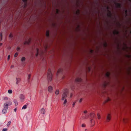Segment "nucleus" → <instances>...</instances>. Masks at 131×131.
Masks as SVG:
<instances>
[{
    "instance_id": "f257e3e1",
    "label": "nucleus",
    "mask_w": 131,
    "mask_h": 131,
    "mask_svg": "<svg viewBox=\"0 0 131 131\" xmlns=\"http://www.w3.org/2000/svg\"><path fill=\"white\" fill-rule=\"evenodd\" d=\"M47 77L48 79L50 80H51L52 79V75L51 71L50 70L48 71Z\"/></svg>"
},
{
    "instance_id": "f03ea898",
    "label": "nucleus",
    "mask_w": 131,
    "mask_h": 131,
    "mask_svg": "<svg viewBox=\"0 0 131 131\" xmlns=\"http://www.w3.org/2000/svg\"><path fill=\"white\" fill-rule=\"evenodd\" d=\"M111 115L110 114H108L107 115L106 121L107 122H109L111 120Z\"/></svg>"
},
{
    "instance_id": "7ed1b4c3",
    "label": "nucleus",
    "mask_w": 131,
    "mask_h": 131,
    "mask_svg": "<svg viewBox=\"0 0 131 131\" xmlns=\"http://www.w3.org/2000/svg\"><path fill=\"white\" fill-rule=\"evenodd\" d=\"M26 58L24 57H22L20 59V61L22 63H24L26 61Z\"/></svg>"
},
{
    "instance_id": "20e7f679",
    "label": "nucleus",
    "mask_w": 131,
    "mask_h": 131,
    "mask_svg": "<svg viewBox=\"0 0 131 131\" xmlns=\"http://www.w3.org/2000/svg\"><path fill=\"white\" fill-rule=\"evenodd\" d=\"M30 39H28L27 40H26L24 42V44L25 45H28L30 42Z\"/></svg>"
},
{
    "instance_id": "39448f33",
    "label": "nucleus",
    "mask_w": 131,
    "mask_h": 131,
    "mask_svg": "<svg viewBox=\"0 0 131 131\" xmlns=\"http://www.w3.org/2000/svg\"><path fill=\"white\" fill-rule=\"evenodd\" d=\"M95 116L94 114L93 113H91L90 115V118H94Z\"/></svg>"
},
{
    "instance_id": "423d86ee",
    "label": "nucleus",
    "mask_w": 131,
    "mask_h": 131,
    "mask_svg": "<svg viewBox=\"0 0 131 131\" xmlns=\"http://www.w3.org/2000/svg\"><path fill=\"white\" fill-rule=\"evenodd\" d=\"M8 104L7 103H5L4 104V106L5 109H7L8 108Z\"/></svg>"
},
{
    "instance_id": "0eeeda50",
    "label": "nucleus",
    "mask_w": 131,
    "mask_h": 131,
    "mask_svg": "<svg viewBox=\"0 0 131 131\" xmlns=\"http://www.w3.org/2000/svg\"><path fill=\"white\" fill-rule=\"evenodd\" d=\"M67 93H64L62 95V100H64L67 96Z\"/></svg>"
},
{
    "instance_id": "6e6552de",
    "label": "nucleus",
    "mask_w": 131,
    "mask_h": 131,
    "mask_svg": "<svg viewBox=\"0 0 131 131\" xmlns=\"http://www.w3.org/2000/svg\"><path fill=\"white\" fill-rule=\"evenodd\" d=\"M20 98L21 100H23L25 99V96L23 94H21L20 96Z\"/></svg>"
},
{
    "instance_id": "1a4fd4ad",
    "label": "nucleus",
    "mask_w": 131,
    "mask_h": 131,
    "mask_svg": "<svg viewBox=\"0 0 131 131\" xmlns=\"http://www.w3.org/2000/svg\"><path fill=\"white\" fill-rule=\"evenodd\" d=\"M88 115H85V116H83L82 117V119H86L88 118Z\"/></svg>"
},
{
    "instance_id": "9d476101",
    "label": "nucleus",
    "mask_w": 131,
    "mask_h": 131,
    "mask_svg": "<svg viewBox=\"0 0 131 131\" xmlns=\"http://www.w3.org/2000/svg\"><path fill=\"white\" fill-rule=\"evenodd\" d=\"M52 90V87L51 86H49L48 88V90L50 91H51Z\"/></svg>"
},
{
    "instance_id": "9b49d317",
    "label": "nucleus",
    "mask_w": 131,
    "mask_h": 131,
    "mask_svg": "<svg viewBox=\"0 0 131 131\" xmlns=\"http://www.w3.org/2000/svg\"><path fill=\"white\" fill-rule=\"evenodd\" d=\"M97 117L98 119H100L101 118L100 114L99 113L97 114Z\"/></svg>"
},
{
    "instance_id": "f8f14e48",
    "label": "nucleus",
    "mask_w": 131,
    "mask_h": 131,
    "mask_svg": "<svg viewBox=\"0 0 131 131\" xmlns=\"http://www.w3.org/2000/svg\"><path fill=\"white\" fill-rule=\"evenodd\" d=\"M91 122L92 125V126H94L95 124V122L93 120H91Z\"/></svg>"
},
{
    "instance_id": "ddd939ff",
    "label": "nucleus",
    "mask_w": 131,
    "mask_h": 131,
    "mask_svg": "<svg viewBox=\"0 0 131 131\" xmlns=\"http://www.w3.org/2000/svg\"><path fill=\"white\" fill-rule=\"evenodd\" d=\"M8 92L9 94H12V90H9L8 91Z\"/></svg>"
},
{
    "instance_id": "4468645a",
    "label": "nucleus",
    "mask_w": 131,
    "mask_h": 131,
    "mask_svg": "<svg viewBox=\"0 0 131 131\" xmlns=\"http://www.w3.org/2000/svg\"><path fill=\"white\" fill-rule=\"evenodd\" d=\"M27 107V106L26 105H24L22 108V109H26Z\"/></svg>"
},
{
    "instance_id": "2eb2a0df",
    "label": "nucleus",
    "mask_w": 131,
    "mask_h": 131,
    "mask_svg": "<svg viewBox=\"0 0 131 131\" xmlns=\"http://www.w3.org/2000/svg\"><path fill=\"white\" fill-rule=\"evenodd\" d=\"M7 109H4L2 110V112L3 113H5L7 111Z\"/></svg>"
},
{
    "instance_id": "dca6fc26",
    "label": "nucleus",
    "mask_w": 131,
    "mask_h": 131,
    "mask_svg": "<svg viewBox=\"0 0 131 131\" xmlns=\"http://www.w3.org/2000/svg\"><path fill=\"white\" fill-rule=\"evenodd\" d=\"M37 54H36V57H37L38 55V49H37Z\"/></svg>"
},
{
    "instance_id": "f3484780",
    "label": "nucleus",
    "mask_w": 131,
    "mask_h": 131,
    "mask_svg": "<svg viewBox=\"0 0 131 131\" xmlns=\"http://www.w3.org/2000/svg\"><path fill=\"white\" fill-rule=\"evenodd\" d=\"M46 35L47 36H48L49 35V32L48 31H47L46 33Z\"/></svg>"
},
{
    "instance_id": "a211bd4d",
    "label": "nucleus",
    "mask_w": 131,
    "mask_h": 131,
    "mask_svg": "<svg viewBox=\"0 0 131 131\" xmlns=\"http://www.w3.org/2000/svg\"><path fill=\"white\" fill-rule=\"evenodd\" d=\"M41 111L43 112V114H44L45 112V110L43 109H41Z\"/></svg>"
},
{
    "instance_id": "6ab92c4d",
    "label": "nucleus",
    "mask_w": 131,
    "mask_h": 131,
    "mask_svg": "<svg viewBox=\"0 0 131 131\" xmlns=\"http://www.w3.org/2000/svg\"><path fill=\"white\" fill-rule=\"evenodd\" d=\"M23 2L24 3V4H25L27 2V0H22Z\"/></svg>"
},
{
    "instance_id": "aec40b11",
    "label": "nucleus",
    "mask_w": 131,
    "mask_h": 131,
    "mask_svg": "<svg viewBox=\"0 0 131 131\" xmlns=\"http://www.w3.org/2000/svg\"><path fill=\"white\" fill-rule=\"evenodd\" d=\"M18 55V53L17 52H16L15 53V54H14V56L15 57H17Z\"/></svg>"
},
{
    "instance_id": "412c9836",
    "label": "nucleus",
    "mask_w": 131,
    "mask_h": 131,
    "mask_svg": "<svg viewBox=\"0 0 131 131\" xmlns=\"http://www.w3.org/2000/svg\"><path fill=\"white\" fill-rule=\"evenodd\" d=\"M59 91L58 90H57L56 91L55 93L57 94H59Z\"/></svg>"
},
{
    "instance_id": "4be33fe9",
    "label": "nucleus",
    "mask_w": 131,
    "mask_h": 131,
    "mask_svg": "<svg viewBox=\"0 0 131 131\" xmlns=\"http://www.w3.org/2000/svg\"><path fill=\"white\" fill-rule=\"evenodd\" d=\"M13 35L12 33H10L9 35V37L10 38H12L13 37Z\"/></svg>"
},
{
    "instance_id": "5701e85b",
    "label": "nucleus",
    "mask_w": 131,
    "mask_h": 131,
    "mask_svg": "<svg viewBox=\"0 0 131 131\" xmlns=\"http://www.w3.org/2000/svg\"><path fill=\"white\" fill-rule=\"evenodd\" d=\"M116 6L118 7H120V4H116Z\"/></svg>"
},
{
    "instance_id": "b1692460",
    "label": "nucleus",
    "mask_w": 131,
    "mask_h": 131,
    "mask_svg": "<svg viewBox=\"0 0 131 131\" xmlns=\"http://www.w3.org/2000/svg\"><path fill=\"white\" fill-rule=\"evenodd\" d=\"M11 122L10 121H9L7 123V126H9L11 124Z\"/></svg>"
},
{
    "instance_id": "393cba45",
    "label": "nucleus",
    "mask_w": 131,
    "mask_h": 131,
    "mask_svg": "<svg viewBox=\"0 0 131 131\" xmlns=\"http://www.w3.org/2000/svg\"><path fill=\"white\" fill-rule=\"evenodd\" d=\"M110 73L109 72H107L106 74V75L107 76H108L110 75Z\"/></svg>"
},
{
    "instance_id": "a878e982",
    "label": "nucleus",
    "mask_w": 131,
    "mask_h": 131,
    "mask_svg": "<svg viewBox=\"0 0 131 131\" xmlns=\"http://www.w3.org/2000/svg\"><path fill=\"white\" fill-rule=\"evenodd\" d=\"M17 51H19L20 49V48L19 47H17Z\"/></svg>"
},
{
    "instance_id": "bb28decb",
    "label": "nucleus",
    "mask_w": 131,
    "mask_h": 131,
    "mask_svg": "<svg viewBox=\"0 0 131 131\" xmlns=\"http://www.w3.org/2000/svg\"><path fill=\"white\" fill-rule=\"evenodd\" d=\"M113 33L114 34H117L118 33V32L117 31H114Z\"/></svg>"
},
{
    "instance_id": "cd10ccee",
    "label": "nucleus",
    "mask_w": 131,
    "mask_h": 131,
    "mask_svg": "<svg viewBox=\"0 0 131 131\" xmlns=\"http://www.w3.org/2000/svg\"><path fill=\"white\" fill-rule=\"evenodd\" d=\"M0 36H1V40H2V32H1V33Z\"/></svg>"
},
{
    "instance_id": "c85d7f7f",
    "label": "nucleus",
    "mask_w": 131,
    "mask_h": 131,
    "mask_svg": "<svg viewBox=\"0 0 131 131\" xmlns=\"http://www.w3.org/2000/svg\"><path fill=\"white\" fill-rule=\"evenodd\" d=\"M86 126V125L85 124H82V126L83 127H85Z\"/></svg>"
},
{
    "instance_id": "c756f323",
    "label": "nucleus",
    "mask_w": 131,
    "mask_h": 131,
    "mask_svg": "<svg viewBox=\"0 0 131 131\" xmlns=\"http://www.w3.org/2000/svg\"><path fill=\"white\" fill-rule=\"evenodd\" d=\"M87 112H88L87 111H86V110L84 111L83 112V113L84 114H86V113H87Z\"/></svg>"
},
{
    "instance_id": "7c9ffc66",
    "label": "nucleus",
    "mask_w": 131,
    "mask_h": 131,
    "mask_svg": "<svg viewBox=\"0 0 131 131\" xmlns=\"http://www.w3.org/2000/svg\"><path fill=\"white\" fill-rule=\"evenodd\" d=\"M7 130V129L6 128H4L3 129V131H6Z\"/></svg>"
},
{
    "instance_id": "2f4dec72",
    "label": "nucleus",
    "mask_w": 131,
    "mask_h": 131,
    "mask_svg": "<svg viewBox=\"0 0 131 131\" xmlns=\"http://www.w3.org/2000/svg\"><path fill=\"white\" fill-rule=\"evenodd\" d=\"M79 13V10H77L76 11V13L77 14H78Z\"/></svg>"
},
{
    "instance_id": "473e14b6",
    "label": "nucleus",
    "mask_w": 131,
    "mask_h": 131,
    "mask_svg": "<svg viewBox=\"0 0 131 131\" xmlns=\"http://www.w3.org/2000/svg\"><path fill=\"white\" fill-rule=\"evenodd\" d=\"M10 56L9 55H8V58H7V59H8V60H9V58H10Z\"/></svg>"
},
{
    "instance_id": "72a5a7b5",
    "label": "nucleus",
    "mask_w": 131,
    "mask_h": 131,
    "mask_svg": "<svg viewBox=\"0 0 131 131\" xmlns=\"http://www.w3.org/2000/svg\"><path fill=\"white\" fill-rule=\"evenodd\" d=\"M67 102V101L66 100H65L64 101V104H65Z\"/></svg>"
},
{
    "instance_id": "f704fd0d",
    "label": "nucleus",
    "mask_w": 131,
    "mask_h": 131,
    "mask_svg": "<svg viewBox=\"0 0 131 131\" xmlns=\"http://www.w3.org/2000/svg\"><path fill=\"white\" fill-rule=\"evenodd\" d=\"M27 5V3H26L25 4H24V7H26Z\"/></svg>"
},
{
    "instance_id": "c9c22d12",
    "label": "nucleus",
    "mask_w": 131,
    "mask_h": 131,
    "mask_svg": "<svg viewBox=\"0 0 131 131\" xmlns=\"http://www.w3.org/2000/svg\"><path fill=\"white\" fill-rule=\"evenodd\" d=\"M7 49H8L9 50L10 49H11V47H8V48H7Z\"/></svg>"
},
{
    "instance_id": "e433bc0d",
    "label": "nucleus",
    "mask_w": 131,
    "mask_h": 131,
    "mask_svg": "<svg viewBox=\"0 0 131 131\" xmlns=\"http://www.w3.org/2000/svg\"><path fill=\"white\" fill-rule=\"evenodd\" d=\"M30 74H29L28 75V77L29 78V79L30 77Z\"/></svg>"
},
{
    "instance_id": "4c0bfd02",
    "label": "nucleus",
    "mask_w": 131,
    "mask_h": 131,
    "mask_svg": "<svg viewBox=\"0 0 131 131\" xmlns=\"http://www.w3.org/2000/svg\"><path fill=\"white\" fill-rule=\"evenodd\" d=\"M14 110V111L15 112H16V111H17V108H15Z\"/></svg>"
},
{
    "instance_id": "58836bf2",
    "label": "nucleus",
    "mask_w": 131,
    "mask_h": 131,
    "mask_svg": "<svg viewBox=\"0 0 131 131\" xmlns=\"http://www.w3.org/2000/svg\"><path fill=\"white\" fill-rule=\"evenodd\" d=\"M75 102H74L73 103V106L74 105H75Z\"/></svg>"
},
{
    "instance_id": "ea45409f",
    "label": "nucleus",
    "mask_w": 131,
    "mask_h": 131,
    "mask_svg": "<svg viewBox=\"0 0 131 131\" xmlns=\"http://www.w3.org/2000/svg\"><path fill=\"white\" fill-rule=\"evenodd\" d=\"M14 67V66L13 65H12L11 66V68H13Z\"/></svg>"
},
{
    "instance_id": "a19ab883",
    "label": "nucleus",
    "mask_w": 131,
    "mask_h": 131,
    "mask_svg": "<svg viewBox=\"0 0 131 131\" xmlns=\"http://www.w3.org/2000/svg\"><path fill=\"white\" fill-rule=\"evenodd\" d=\"M58 9H57L56 10V12L57 13H58Z\"/></svg>"
},
{
    "instance_id": "79ce46f5",
    "label": "nucleus",
    "mask_w": 131,
    "mask_h": 131,
    "mask_svg": "<svg viewBox=\"0 0 131 131\" xmlns=\"http://www.w3.org/2000/svg\"><path fill=\"white\" fill-rule=\"evenodd\" d=\"M2 43H0V46H1L2 45Z\"/></svg>"
},
{
    "instance_id": "37998d69",
    "label": "nucleus",
    "mask_w": 131,
    "mask_h": 131,
    "mask_svg": "<svg viewBox=\"0 0 131 131\" xmlns=\"http://www.w3.org/2000/svg\"><path fill=\"white\" fill-rule=\"evenodd\" d=\"M82 101V99H81L80 100V102H81V101Z\"/></svg>"
},
{
    "instance_id": "c03bdc74",
    "label": "nucleus",
    "mask_w": 131,
    "mask_h": 131,
    "mask_svg": "<svg viewBox=\"0 0 131 131\" xmlns=\"http://www.w3.org/2000/svg\"><path fill=\"white\" fill-rule=\"evenodd\" d=\"M7 99V97H5V100H6V99Z\"/></svg>"
},
{
    "instance_id": "a18cd8bd",
    "label": "nucleus",
    "mask_w": 131,
    "mask_h": 131,
    "mask_svg": "<svg viewBox=\"0 0 131 131\" xmlns=\"http://www.w3.org/2000/svg\"><path fill=\"white\" fill-rule=\"evenodd\" d=\"M59 72V70L58 71V73Z\"/></svg>"
},
{
    "instance_id": "49530a36",
    "label": "nucleus",
    "mask_w": 131,
    "mask_h": 131,
    "mask_svg": "<svg viewBox=\"0 0 131 131\" xmlns=\"http://www.w3.org/2000/svg\"><path fill=\"white\" fill-rule=\"evenodd\" d=\"M85 131H88V130H85Z\"/></svg>"
},
{
    "instance_id": "de8ad7c7",
    "label": "nucleus",
    "mask_w": 131,
    "mask_h": 131,
    "mask_svg": "<svg viewBox=\"0 0 131 131\" xmlns=\"http://www.w3.org/2000/svg\"><path fill=\"white\" fill-rule=\"evenodd\" d=\"M130 33L131 34V31H130Z\"/></svg>"
}]
</instances>
